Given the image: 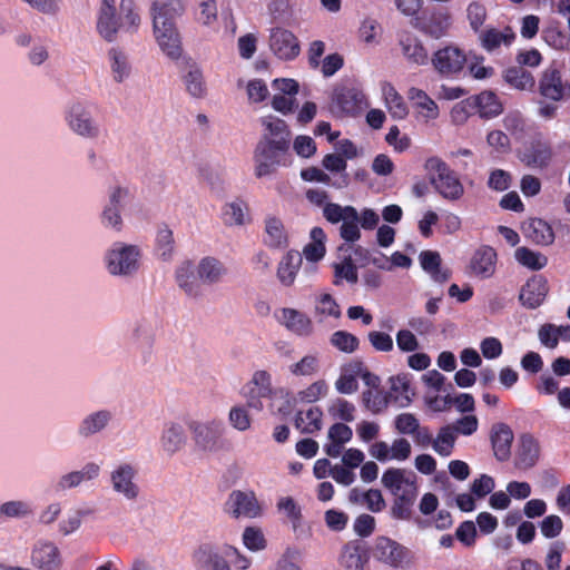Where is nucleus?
<instances>
[{"label":"nucleus","mask_w":570,"mask_h":570,"mask_svg":"<svg viewBox=\"0 0 570 570\" xmlns=\"http://www.w3.org/2000/svg\"><path fill=\"white\" fill-rule=\"evenodd\" d=\"M139 257L137 246L118 243L107 255L108 271L112 275H130L138 269Z\"/></svg>","instance_id":"8"},{"label":"nucleus","mask_w":570,"mask_h":570,"mask_svg":"<svg viewBox=\"0 0 570 570\" xmlns=\"http://www.w3.org/2000/svg\"><path fill=\"white\" fill-rule=\"evenodd\" d=\"M176 281L187 295L198 296L200 293L199 284L194 276L193 265L190 262L184 263L176 271Z\"/></svg>","instance_id":"40"},{"label":"nucleus","mask_w":570,"mask_h":570,"mask_svg":"<svg viewBox=\"0 0 570 570\" xmlns=\"http://www.w3.org/2000/svg\"><path fill=\"white\" fill-rule=\"evenodd\" d=\"M324 520L328 529L338 532L345 529L348 515L343 511L330 509L325 512Z\"/></svg>","instance_id":"64"},{"label":"nucleus","mask_w":570,"mask_h":570,"mask_svg":"<svg viewBox=\"0 0 570 570\" xmlns=\"http://www.w3.org/2000/svg\"><path fill=\"white\" fill-rule=\"evenodd\" d=\"M244 202L236 200L227 204L223 209V219L227 225H242L245 220Z\"/></svg>","instance_id":"54"},{"label":"nucleus","mask_w":570,"mask_h":570,"mask_svg":"<svg viewBox=\"0 0 570 570\" xmlns=\"http://www.w3.org/2000/svg\"><path fill=\"white\" fill-rule=\"evenodd\" d=\"M189 429L194 441L204 451H215L219 448L218 442L224 432V425L219 421L207 423L191 422Z\"/></svg>","instance_id":"12"},{"label":"nucleus","mask_w":570,"mask_h":570,"mask_svg":"<svg viewBox=\"0 0 570 570\" xmlns=\"http://www.w3.org/2000/svg\"><path fill=\"white\" fill-rule=\"evenodd\" d=\"M415 29L433 39H440L448 33L451 16L444 8L424 10L413 22Z\"/></svg>","instance_id":"10"},{"label":"nucleus","mask_w":570,"mask_h":570,"mask_svg":"<svg viewBox=\"0 0 570 570\" xmlns=\"http://www.w3.org/2000/svg\"><path fill=\"white\" fill-rule=\"evenodd\" d=\"M243 543L250 551H261L266 548V539L259 528L247 527L243 532Z\"/></svg>","instance_id":"53"},{"label":"nucleus","mask_w":570,"mask_h":570,"mask_svg":"<svg viewBox=\"0 0 570 570\" xmlns=\"http://www.w3.org/2000/svg\"><path fill=\"white\" fill-rule=\"evenodd\" d=\"M489 188L497 191H504L511 186V175L503 169H494L488 179Z\"/></svg>","instance_id":"63"},{"label":"nucleus","mask_w":570,"mask_h":570,"mask_svg":"<svg viewBox=\"0 0 570 570\" xmlns=\"http://www.w3.org/2000/svg\"><path fill=\"white\" fill-rule=\"evenodd\" d=\"M331 344L344 353H353L358 348L360 340L346 331H336L331 336Z\"/></svg>","instance_id":"49"},{"label":"nucleus","mask_w":570,"mask_h":570,"mask_svg":"<svg viewBox=\"0 0 570 570\" xmlns=\"http://www.w3.org/2000/svg\"><path fill=\"white\" fill-rule=\"evenodd\" d=\"M99 473V465L96 463H88L81 471L70 472L61 478L59 481V488L67 489L73 488L80 484L83 480H91Z\"/></svg>","instance_id":"42"},{"label":"nucleus","mask_w":570,"mask_h":570,"mask_svg":"<svg viewBox=\"0 0 570 570\" xmlns=\"http://www.w3.org/2000/svg\"><path fill=\"white\" fill-rule=\"evenodd\" d=\"M367 561V551L358 540L345 543L338 558V563L344 570H365Z\"/></svg>","instance_id":"18"},{"label":"nucleus","mask_w":570,"mask_h":570,"mask_svg":"<svg viewBox=\"0 0 570 570\" xmlns=\"http://www.w3.org/2000/svg\"><path fill=\"white\" fill-rule=\"evenodd\" d=\"M262 125L268 130L267 136L272 141L284 140L289 147L291 144V131L287 124L279 118L266 117L262 119Z\"/></svg>","instance_id":"44"},{"label":"nucleus","mask_w":570,"mask_h":570,"mask_svg":"<svg viewBox=\"0 0 570 570\" xmlns=\"http://www.w3.org/2000/svg\"><path fill=\"white\" fill-rule=\"evenodd\" d=\"M135 470L129 464H122L111 474L115 491L122 493L127 499H136L138 487L132 482Z\"/></svg>","instance_id":"25"},{"label":"nucleus","mask_w":570,"mask_h":570,"mask_svg":"<svg viewBox=\"0 0 570 570\" xmlns=\"http://www.w3.org/2000/svg\"><path fill=\"white\" fill-rule=\"evenodd\" d=\"M538 91L547 100L561 101L569 99L570 81H563L560 69L556 65H550L540 76Z\"/></svg>","instance_id":"9"},{"label":"nucleus","mask_w":570,"mask_h":570,"mask_svg":"<svg viewBox=\"0 0 570 570\" xmlns=\"http://www.w3.org/2000/svg\"><path fill=\"white\" fill-rule=\"evenodd\" d=\"M31 560L41 570H57L61 566L59 549L51 542L38 543L32 550Z\"/></svg>","instance_id":"20"},{"label":"nucleus","mask_w":570,"mask_h":570,"mask_svg":"<svg viewBox=\"0 0 570 570\" xmlns=\"http://www.w3.org/2000/svg\"><path fill=\"white\" fill-rule=\"evenodd\" d=\"M265 244L272 248H281L287 245V236L281 219L271 217L266 220Z\"/></svg>","instance_id":"38"},{"label":"nucleus","mask_w":570,"mask_h":570,"mask_svg":"<svg viewBox=\"0 0 570 570\" xmlns=\"http://www.w3.org/2000/svg\"><path fill=\"white\" fill-rule=\"evenodd\" d=\"M332 416L338 417L344 422L354 421L355 406L344 399H336L335 402L328 407Z\"/></svg>","instance_id":"56"},{"label":"nucleus","mask_w":570,"mask_h":570,"mask_svg":"<svg viewBox=\"0 0 570 570\" xmlns=\"http://www.w3.org/2000/svg\"><path fill=\"white\" fill-rule=\"evenodd\" d=\"M323 412L318 406L308 409L305 413L298 412L295 416V426L302 433L313 434L322 429Z\"/></svg>","instance_id":"34"},{"label":"nucleus","mask_w":570,"mask_h":570,"mask_svg":"<svg viewBox=\"0 0 570 570\" xmlns=\"http://www.w3.org/2000/svg\"><path fill=\"white\" fill-rule=\"evenodd\" d=\"M276 317L281 324L296 335L309 336L314 331L312 320L306 314L295 308H281L279 315H276Z\"/></svg>","instance_id":"17"},{"label":"nucleus","mask_w":570,"mask_h":570,"mask_svg":"<svg viewBox=\"0 0 570 570\" xmlns=\"http://www.w3.org/2000/svg\"><path fill=\"white\" fill-rule=\"evenodd\" d=\"M497 253L490 246H482L473 254L470 268L472 273L482 278H488L495 271Z\"/></svg>","instance_id":"23"},{"label":"nucleus","mask_w":570,"mask_h":570,"mask_svg":"<svg viewBox=\"0 0 570 570\" xmlns=\"http://www.w3.org/2000/svg\"><path fill=\"white\" fill-rule=\"evenodd\" d=\"M524 234L538 245H549L554 239L551 226L541 218L531 219L524 227Z\"/></svg>","instance_id":"33"},{"label":"nucleus","mask_w":570,"mask_h":570,"mask_svg":"<svg viewBox=\"0 0 570 570\" xmlns=\"http://www.w3.org/2000/svg\"><path fill=\"white\" fill-rule=\"evenodd\" d=\"M513 439V432L508 424L495 423L492 425L490 441L498 461L505 462L510 459Z\"/></svg>","instance_id":"16"},{"label":"nucleus","mask_w":570,"mask_h":570,"mask_svg":"<svg viewBox=\"0 0 570 570\" xmlns=\"http://www.w3.org/2000/svg\"><path fill=\"white\" fill-rule=\"evenodd\" d=\"M279 511L284 512L292 523L293 530L296 531L302 522V509L291 497L282 498L277 502Z\"/></svg>","instance_id":"51"},{"label":"nucleus","mask_w":570,"mask_h":570,"mask_svg":"<svg viewBox=\"0 0 570 570\" xmlns=\"http://www.w3.org/2000/svg\"><path fill=\"white\" fill-rule=\"evenodd\" d=\"M291 373L296 376H309L318 371V360L314 355H306L299 362L289 366Z\"/></svg>","instance_id":"57"},{"label":"nucleus","mask_w":570,"mask_h":570,"mask_svg":"<svg viewBox=\"0 0 570 570\" xmlns=\"http://www.w3.org/2000/svg\"><path fill=\"white\" fill-rule=\"evenodd\" d=\"M111 69L116 81L121 82L129 75V66L126 56L118 49L112 48L109 51Z\"/></svg>","instance_id":"52"},{"label":"nucleus","mask_w":570,"mask_h":570,"mask_svg":"<svg viewBox=\"0 0 570 570\" xmlns=\"http://www.w3.org/2000/svg\"><path fill=\"white\" fill-rule=\"evenodd\" d=\"M269 48L281 60H293L301 51L296 36L284 28H274L271 30Z\"/></svg>","instance_id":"11"},{"label":"nucleus","mask_w":570,"mask_h":570,"mask_svg":"<svg viewBox=\"0 0 570 570\" xmlns=\"http://www.w3.org/2000/svg\"><path fill=\"white\" fill-rule=\"evenodd\" d=\"M456 441V434L452 426L444 425L440 428L438 435L433 439L432 449L441 456H450L453 452Z\"/></svg>","instance_id":"39"},{"label":"nucleus","mask_w":570,"mask_h":570,"mask_svg":"<svg viewBox=\"0 0 570 570\" xmlns=\"http://www.w3.org/2000/svg\"><path fill=\"white\" fill-rule=\"evenodd\" d=\"M407 96L416 108L424 111L425 118L435 119L439 116L438 105L424 90L412 87Z\"/></svg>","instance_id":"37"},{"label":"nucleus","mask_w":570,"mask_h":570,"mask_svg":"<svg viewBox=\"0 0 570 570\" xmlns=\"http://www.w3.org/2000/svg\"><path fill=\"white\" fill-rule=\"evenodd\" d=\"M187 92L194 98H203L207 92L206 82L202 70L191 66L190 70L183 77Z\"/></svg>","instance_id":"41"},{"label":"nucleus","mask_w":570,"mask_h":570,"mask_svg":"<svg viewBox=\"0 0 570 570\" xmlns=\"http://www.w3.org/2000/svg\"><path fill=\"white\" fill-rule=\"evenodd\" d=\"M174 245L173 230L167 225L160 226L156 236V250L164 261L171 258Z\"/></svg>","instance_id":"46"},{"label":"nucleus","mask_w":570,"mask_h":570,"mask_svg":"<svg viewBox=\"0 0 570 570\" xmlns=\"http://www.w3.org/2000/svg\"><path fill=\"white\" fill-rule=\"evenodd\" d=\"M420 425L419 420L412 413H401L394 420V426L401 434L412 435Z\"/></svg>","instance_id":"59"},{"label":"nucleus","mask_w":570,"mask_h":570,"mask_svg":"<svg viewBox=\"0 0 570 570\" xmlns=\"http://www.w3.org/2000/svg\"><path fill=\"white\" fill-rule=\"evenodd\" d=\"M421 267L436 283H444L451 277L449 269L442 268V259L435 250H423L419 255Z\"/></svg>","instance_id":"26"},{"label":"nucleus","mask_w":570,"mask_h":570,"mask_svg":"<svg viewBox=\"0 0 570 570\" xmlns=\"http://www.w3.org/2000/svg\"><path fill=\"white\" fill-rule=\"evenodd\" d=\"M487 142L498 154H508L511 149L510 138L502 130H492L487 136Z\"/></svg>","instance_id":"61"},{"label":"nucleus","mask_w":570,"mask_h":570,"mask_svg":"<svg viewBox=\"0 0 570 570\" xmlns=\"http://www.w3.org/2000/svg\"><path fill=\"white\" fill-rule=\"evenodd\" d=\"M334 268V284L340 285L343 279L351 284H356L358 281L357 267L353 264L352 258L345 257L342 263L333 264Z\"/></svg>","instance_id":"48"},{"label":"nucleus","mask_w":570,"mask_h":570,"mask_svg":"<svg viewBox=\"0 0 570 570\" xmlns=\"http://www.w3.org/2000/svg\"><path fill=\"white\" fill-rule=\"evenodd\" d=\"M479 38L482 48L488 52H492L501 45L507 47L511 46L515 40V33L510 27H507L503 31L495 28H488L480 32Z\"/></svg>","instance_id":"28"},{"label":"nucleus","mask_w":570,"mask_h":570,"mask_svg":"<svg viewBox=\"0 0 570 570\" xmlns=\"http://www.w3.org/2000/svg\"><path fill=\"white\" fill-rule=\"evenodd\" d=\"M288 149L284 140L272 141L269 136L264 135L254 150L256 177L272 175L278 166H286L285 155Z\"/></svg>","instance_id":"4"},{"label":"nucleus","mask_w":570,"mask_h":570,"mask_svg":"<svg viewBox=\"0 0 570 570\" xmlns=\"http://www.w3.org/2000/svg\"><path fill=\"white\" fill-rule=\"evenodd\" d=\"M515 259L532 271H539L548 263V258L544 255L533 252L528 247H519L515 250Z\"/></svg>","instance_id":"47"},{"label":"nucleus","mask_w":570,"mask_h":570,"mask_svg":"<svg viewBox=\"0 0 570 570\" xmlns=\"http://www.w3.org/2000/svg\"><path fill=\"white\" fill-rule=\"evenodd\" d=\"M118 29L119 22L116 17L115 0H102L97 21L99 35L111 42L115 40Z\"/></svg>","instance_id":"19"},{"label":"nucleus","mask_w":570,"mask_h":570,"mask_svg":"<svg viewBox=\"0 0 570 570\" xmlns=\"http://www.w3.org/2000/svg\"><path fill=\"white\" fill-rule=\"evenodd\" d=\"M227 273L224 264L215 257H205L198 265V275L206 283L214 284Z\"/></svg>","instance_id":"36"},{"label":"nucleus","mask_w":570,"mask_h":570,"mask_svg":"<svg viewBox=\"0 0 570 570\" xmlns=\"http://www.w3.org/2000/svg\"><path fill=\"white\" fill-rule=\"evenodd\" d=\"M399 42L407 62L416 66H424L429 62L428 50L416 36L403 32Z\"/></svg>","instance_id":"21"},{"label":"nucleus","mask_w":570,"mask_h":570,"mask_svg":"<svg viewBox=\"0 0 570 570\" xmlns=\"http://www.w3.org/2000/svg\"><path fill=\"white\" fill-rule=\"evenodd\" d=\"M385 102L391 116L395 119H404L407 114V106L403 97L395 90L392 85L384 88Z\"/></svg>","instance_id":"43"},{"label":"nucleus","mask_w":570,"mask_h":570,"mask_svg":"<svg viewBox=\"0 0 570 570\" xmlns=\"http://www.w3.org/2000/svg\"><path fill=\"white\" fill-rule=\"evenodd\" d=\"M302 262V255L298 252L289 250L286 253L277 268V277L283 285L291 286L294 283Z\"/></svg>","instance_id":"31"},{"label":"nucleus","mask_w":570,"mask_h":570,"mask_svg":"<svg viewBox=\"0 0 570 570\" xmlns=\"http://www.w3.org/2000/svg\"><path fill=\"white\" fill-rule=\"evenodd\" d=\"M502 77L509 86L519 90L532 89L535 85L533 75L520 66L507 68Z\"/></svg>","instance_id":"35"},{"label":"nucleus","mask_w":570,"mask_h":570,"mask_svg":"<svg viewBox=\"0 0 570 570\" xmlns=\"http://www.w3.org/2000/svg\"><path fill=\"white\" fill-rule=\"evenodd\" d=\"M381 482L393 495L391 515L395 520H410L412 508L417 497V487L414 480L405 476L402 469L389 468L384 471Z\"/></svg>","instance_id":"2"},{"label":"nucleus","mask_w":570,"mask_h":570,"mask_svg":"<svg viewBox=\"0 0 570 570\" xmlns=\"http://www.w3.org/2000/svg\"><path fill=\"white\" fill-rule=\"evenodd\" d=\"M563 529V522L559 515L550 514L540 523V530L543 537L552 539L558 537Z\"/></svg>","instance_id":"60"},{"label":"nucleus","mask_w":570,"mask_h":570,"mask_svg":"<svg viewBox=\"0 0 570 570\" xmlns=\"http://www.w3.org/2000/svg\"><path fill=\"white\" fill-rule=\"evenodd\" d=\"M434 70L443 78H454L463 71L466 65V55L455 46H445L436 50L431 57Z\"/></svg>","instance_id":"6"},{"label":"nucleus","mask_w":570,"mask_h":570,"mask_svg":"<svg viewBox=\"0 0 570 570\" xmlns=\"http://www.w3.org/2000/svg\"><path fill=\"white\" fill-rule=\"evenodd\" d=\"M185 442L184 428L179 423L170 422L165 425L160 436V444L165 452L173 455L183 448Z\"/></svg>","instance_id":"30"},{"label":"nucleus","mask_w":570,"mask_h":570,"mask_svg":"<svg viewBox=\"0 0 570 570\" xmlns=\"http://www.w3.org/2000/svg\"><path fill=\"white\" fill-rule=\"evenodd\" d=\"M540 456V444L531 433H523L519 440L517 452V466L519 469H530L534 466Z\"/></svg>","instance_id":"22"},{"label":"nucleus","mask_w":570,"mask_h":570,"mask_svg":"<svg viewBox=\"0 0 570 570\" xmlns=\"http://www.w3.org/2000/svg\"><path fill=\"white\" fill-rule=\"evenodd\" d=\"M340 236L348 243H354L361 238L358 228V213L355 209L354 218H345L340 228Z\"/></svg>","instance_id":"58"},{"label":"nucleus","mask_w":570,"mask_h":570,"mask_svg":"<svg viewBox=\"0 0 570 570\" xmlns=\"http://www.w3.org/2000/svg\"><path fill=\"white\" fill-rule=\"evenodd\" d=\"M553 158V150L549 141L542 139H534L525 148L521 161L532 168H547Z\"/></svg>","instance_id":"15"},{"label":"nucleus","mask_w":570,"mask_h":570,"mask_svg":"<svg viewBox=\"0 0 570 570\" xmlns=\"http://www.w3.org/2000/svg\"><path fill=\"white\" fill-rule=\"evenodd\" d=\"M111 415L108 411H98L87 416L80 428L79 432L81 435L88 436L102 430L109 422Z\"/></svg>","instance_id":"45"},{"label":"nucleus","mask_w":570,"mask_h":570,"mask_svg":"<svg viewBox=\"0 0 570 570\" xmlns=\"http://www.w3.org/2000/svg\"><path fill=\"white\" fill-rule=\"evenodd\" d=\"M315 313L321 316L338 318L341 316V308L332 295L322 294L316 302Z\"/></svg>","instance_id":"55"},{"label":"nucleus","mask_w":570,"mask_h":570,"mask_svg":"<svg viewBox=\"0 0 570 570\" xmlns=\"http://www.w3.org/2000/svg\"><path fill=\"white\" fill-rule=\"evenodd\" d=\"M68 122L71 129L81 136L95 137L98 134L89 112L79 104L71 107Z\"/></svg>","instance_id":"27"},{"label":"nucleus","mask_w":570,"mask_h":570,"mask_svg":"<svg viewBox=\"0 0 570 570\" xmlns=\"http://www.w3.org/2000/svg\"><path fill=\"white\" fill-rule=\"evenodd\" d=\"M468 19L471 28L478 32L487 19V9L479 2H472L468 7Z\"/></svg>","instance_id":"62"},{"label":"nucleus","mask_w":570,"mask_h":570,"mask_svg":"<svg viewBox=\"0 0 570 570\" xmlns=\"http://www.w3.org/2000/svg\"><path fill=\"white\" fill-rule=\"evenodd\" d=\"M472 109L478 111L483 118H493L503 110L498 96L492 91H482L470 98Z\"/></svg>","instance_id":"29"},{"label":"nucleus","mask_w":570,"mask_h":570,"mask_svg":"<svg viewBox=\"0 0 570 570\" xmlns=\"http://www.w3.org/2000/svg\"><path fill=\"white\" fill-rule=\"evenodd\" d=\"M226 505L234 518L253 519L261 514V507L253 492L235 490L229 494Z\"/></svg>","instance_id":"13"},{"label":"nucleus","mask_w":570,"mask_h":570,"mask_svg":"<svg viewBox=\"0 0 570 570\" xmlns=\"http://www.w3.org/2000/svg\"><path fill=\"white\" fill-rule=\"evenodd\" d=\"M430 181L435 190L451 202L459 200L464 194V187L459 176L439 157H430L425 161Z\"/></svg>","instance_id":"3"},{"label":"nucleus","mask_w":570,"mask_h":570,"mask_svg":"<svg viewBox=\"0 0 570 570\" xmlns=\"http://www.w3.org/2000/svg\"><path fill=\"white\" fill-rule=\"evenodd\" d=\"M154 32L163 52L170 59L181 56V41L176 19L185 11L183 0L154 1L151 6Z\"/></svg>","instance_id":"1"},{"label":"nucleus","mask_w":570,"mask_h":570,"mask_svg":"<svg viewBox=\"0 0 570 570\" xmlns=\"http://www.w3.org/2000/svg\"><path fill=\"white\" fill-rule=\"evenodd\" d=\"M355 209L353 206L342 207L335 203H327L323 208V216L327 222L337 224L345 218H354Z\"/></svg>","instance_id":"50"},{"label":"nucleus","mask_w":570,"mask_h":570,"mask_svg":"<svg viewBox=\"0 0 570 570\" xmlns=\"http://www.w3.org/2000/svg\"><path fill=\"white\" fill-rule=\"evenodd\" d=\"M226 558L223 550L219 552L209 544L199 547L194 553L195 562L207 570H232Z\"/></svg>","instance_id":"24"},{"label":"nucleus","mask_w":570,"mask_h":570,"mask_svg":"<svg viewBox=\"0 0 570 570\" xmlns=\"http://www.w3.org/2000/svg\"><path fill=\"white\" fill-rule=\"evenodd\" d=\"M128 196V189L116 187L109 197V206L102 212V222L120 229L122 220L120 216V200Z\"/></svg>","instance_id":"32"},{"label":"nucleus","mask_w":570,"mask_h":570,"mask_svg":"<svg viewBox=\"0 0 570 570\" xmlns=\"http://www.w3.org/2000/svg\"><path fill=\"white\" fill-rule=\"evenodd\" d=\"M367 107L364 92L353 85L335 87L332 95V109L341 115L355 116Z\"/></svg>","instance_id":"7"},{"label":"nucleus","mask_w":570,"mask_h":570,"mask_svg":"<svg viewBox=\"0 0 570 570\" xmlns=\"http://www.w3.org/2000/svg\"><path fill=\"white\" fill-rule=\"evenodd\" d=\"M549 292L548 281L542 275H534L521 287L519 301L530 309L539 307Z\"/></svg>","instance_id":"14"},{"label":"nucleus","mask_w":570,"mask_h":570,"mask_svg":"<svg viewBox=\"0 0 570 570\" xmlns=\"http://www.w3.org/2000/svg\"><path fill=\"white\" fill-rule=\"evenodd\" d=\"M373 557L392 568H406L413 561V553L409 548L385 535L375 539Z\"/></svg>","instance_id":"5"}]
</instances>
